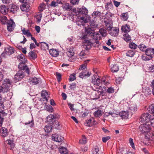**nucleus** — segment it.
Segmentation results:
<instances>
[{
	"label": "nucleus",
	"instance_id": "1",
	"mask_svg": "<svg viewBox=\"0 0 154 154\" xmlns=\"http://www.w3.org/2000/svg\"><path fill=\"white\" fill-rule=\"evenodd\" d=\"M76 16H85L88 13V11L84 7L80 8H77L75 10Z\"/></svg>",
	"mask_w": 154,
	"mask_h": 154
},
{
	"label": "nucleus",
	"instance_id": "2",
	"mask_svg": "<svg viewBox=\"0 0 154 154\" xmlns=\"http://www.w3.org/2000/svg\"><path fill=\"white\" fill-rule=\"evenodd\" d=\"M152 117H153V116H152L149 113H144L140 116V120L142 122L149 124V122Z\"/></svg>",
	"mask_w": 154,
	"mask_h": 154
},
{
	"label": "nucleus",
	"instance_id": "3",
	"mask_svg": "<svg viewBox=\"0 0 154 154\" xmlns=\"http://www.w3.org/2000/svg\"><path fill=\"white\" fill-rule=\"evenodd\" d=\"M104 22L106 26H108L109 27V30H110L109 34L114 37L117 36L119 32V29L118 28L116 27L111 28L109 25V23L107 21H104Z\"/></svg>",
	"mask_w": 154,
	"mask_h": 154
},
{
	"label": "nucleus",
	"instance_id": "4",
	"mask_svg": "<svg viewBox=\"0 0 154 154\" xmlns=\"http://www.w3.org/2000/svg\"><path fill=\"white\" fill-rule=\"evenodd\" d=\"M91 83L94 85V88L96 89H98L99 87L100 86L101 81L100 79L98 77L96 74L94 75V76L92 78Z\"/></svg>",
	"mask_w": 154,
	"mask_h": 154
},
{
	"label": "nucleus",
	"instance_id": "5",
	"mask_svg": "<svg viewBox=\"0 0 154 154\" xmlns=\"http://www.w3.org/2000/svg\"><path fill=\"white\" fill-rule=\"evenodd\" d=\"M139 129L140 131L145 135L150 130L151 128L149 124L144 123L140 126Z\"/></svg>",
	"mask_w": 154,
	"mask_h": 154
},
{
	"label": "nucleus",
	"instance_id": "6",
	"mask_svg": "<svg viewBox=\"0 0 154 154\" xmlns=\"http://www.w3.org/2000/svg\"><path fill=\"white\" fill-rule=\"evenodd\" d=\"M24 76V72L20 70L15 75L14 77V80L15 82L21 80Z\"/></svg>",
	"mask_w": 154,
	"mask_h": 154
},
{
	"label": "nucleus",
	"instance_id": "7",
	"mask_svg": "<svg viewBox=\"0 0 154 154\" xmlns=\"http://www.w3.org/2000/svg\"><path fill=\"white\" fill-rule=\"evenodd\" d=\"M149 111L153 114V117H152L149 122V125L151 124V126L154 127V105H151L149 106Z\"/></svg>",
	"mask_w": 154,
	"mask_h": 154
},
{
	"label": "nucleus",
	"instance_id": "8",
	"mask_svg": "<svg viewBox=\"0 0 154 154\" xmlns=\"http://www.w3.org/2000/svg\"><path fill=\"white\" fill-rule=\"evenodd\" d=\"M15 26V23L11 19L9 20L7 23V29L9 31L11 32L13 30Z\"/></svg>",
	"mask_w": 154,
	"mask_h": 154
},
{
	"label": "nucleus",
	"instance_id": "9",
	"mask_svg": "<svg viewBox=\"0 0 154 154\" xmlns=\"http://www.w3.org/2000/svg\"><path fill=\"white\" fill-rule=\"evenodd\" d=\"M83 42L84 45L83 46L84 48L86 50L89 49L92 45L95 42H91V40L85 39L84 40Z\"/></svg>",
	"mask_w": 154,
	"mask_h": 154
},
{
	"label": "nucleus",
	"instance_id": "10",
	"mask_svg": "<svg viewBox=\"0 0 154 154\" xmlns=\"http://www.w3.org/2000/svg\"><path fill=\"white\" fill-rule=\"evenodd\" d=\"M145 137L149 140L152 141L154 144V131H151L150 130L145 135Z\"/></svg>",
	"mask_w": 154,
	"mask_h": 154
},
{
	"label": "nucleus",
	"instance_id": "11",
	"mask_svg": "<svg viewBox=\"0 0 154 154\" xmlns=\"http://www.w3.org/2000/svg\"><path fill=\"white\" fill-rule=\"evenodd\" d=\"M12 82L9 79H5L4 80L3 86L5 88H7L8 91L9 90V87L11 86Z\"/></svg>",
	"mask_w": 154,
	"mask_h": 154
},
{
	"label": "nucleus",
	"instance_id": "12",
	"mask_svg": "<svg viewBox=\"0 0 154 154\" xmlns=\"http://www.w3.org/2000/svg\"><path fill=\"white\" fill-rule=\"evenodd\" d=\"M97 89L99 90L98 92L99 93V96L100 95L102 96L104 95H106V96L107 95V93L106 91V89L105 87L100 86L99 87L98 89Z\"/></svg>",
	"mask_w": 154,
	"mask_h": 154
},
{
	"label": "nucleus",
	"instance_id": "13",
	"mask_svg": "<svg viewBox=\"0 0 154 154\" xmlns=\"http://www.w3.org/2000/svg\"><path fill=\"white\" fill-rule=\"evenodd\" d=\"M24 63H20L18 65V68L23 70H25L26 72L27 73L28 75L29 74V69L27 66L23 64Z\"/></svg>",
	"mask_w": 154,
	"mask_h": 154
},
{
	"label": "nucleus",
	"instance_id": "14",
	"mask_svg": "<svg viewBox=\"0 0 154 154\" xmlns=\"http://www.w3.org/2000/svg\"><path fill=\"white\" fill-rule=\"evenodd\" d=\"M30 6L26 3H23L20 6V8L23 11L27 12L29 10Z\"/></svg>",
	"mask_w": 154,
	"mask_h": 154
},
{
	"label": "nucleus",
	"instance_id": "15",
	"mask_svg": "<svg viewBox=\"0 0 154 154\" xmlns=\"http://www.w3.org/2000/svg\"><path fill=\"white\" fill-rule=\"evenodd\" d=\"M52 138V140L54 141L58 142H61L64 139L63 137L62 136H60L59 139H58V135L57 134H53Z\"/></svg>",
	"mask_w": 154,
	"mask_h": 154
},
{
	"label": "nucleus",
	"instance_id": "16",
	"mask_svg": "<svg viewBox=\"0 0 154 154\" xmlns=\"http://www.w3.org/2000/svg\"><path fill=\"white\" fill-rule=\"evenodd\" d=\"M14 49L13 48L9 46L5 48V51L7 55H10L14 52Z\"/></svg>",
	"mask_w": 154,
	"mask_h": 154
},
{
	"label": "nucleus",
	"instance_id": "17",
	"mask_svg": "<svg viewBox=\"0 0 154 154\" xmlns=\"http://www.w3.org/2000/svg\"><path fill=\"white\" fill-rule=\"evenodd\" d=\"M76 16L77 17L76 20L77 24L79 26L84 25V17L80 16Z\"/></svg>",
	"mask_w": 154,
	"mask_h": 154
},
{
	"label": "nucleus",
	"instance_id": "18",
	"mask_svg": "<svg viewBox=\"0 0 154 154\" xmlns=\"http://www.w3.org/2000/svg\"><path fill=\"white\" fill-rule=\"evenodd\" d=\"M88 53V50L85 49V50L82 51L79 54V58L82 60L84 59L85 58L87 57Z\"/></svg>",
	"mask_w": 154,
	"mask_h": 154
},
{
	"label": "nucleus",
	"instance_id": "19",
	"mask_svg": "<svg viewBox=\"0 0 154 154\" xmlns=\"http://www.w3.org/2000/svg\"><path fill=\"white\" fill-rule=\"evenodd\" d=\"M66 54L67 56L69 57H71L73 56L75 54L74 48L71 47L68 49Z\"/></svg>",
	"mask_w": 154,
	"mask_h": 154
},
{
	"label": "nucleus",
	"instance_id": "20",
	"mask_svg": "<svg viewBox=\"0 0 154 154\" xmlns=\"http://www.w3.org/2000/svg\"><path fill=\"white\" fill-rule=\"evenodd\" d=\"M93 39L95 40V43L97 44L98 43V40L100 39V36L99 34L97 32H95L93 33Z\"/></svg>",
	"mask_w": 154,
	"mask_h": 154
},
{
	"label": "nucleus",
	"instance_id": "21",
	"mask_svg": "<svg viewBox=\"0 0 154 154\" xmlns=\"http://www.w3.org/2000/svg\"><path fill=\"white\" fill-rule=\"evenodd\" d=\"M19 10V7L17 5L13 4L11 6L10 11L11 13L14 14L16 13Z\"/></svg>",
	"mask_w": 154,
	"mask_h": 154
},
{
	"label": "nucleus",
	"instance_id": "22",
	"mask_svg": "<svg viewBox=\"0 0 154 154\" xmlns=\"http://www.w3.org/2000/svg\"><path fill=\"white\" fill-rule=\"evenodd\" d=\"M145 53L146 54L149 56H151L154 55V48H149L146 49Z\"/></svg>",
	"mask_w": 154,
	"mask_h": 154
},
{
	"label": "nucleus",
	"instance_id": "23",
	"mask_svg": "<svg viewBox=\"0 0 154 154\" xmlns=\"http://www.w3.org/2000/svg\"><path fill=\"white\" fill-rule=\"evenodd\" d=\"M90 75V73L89 72L84 71L82 72L79 74V76L82 79L86 78L87 77H89Z\"/></svg>",
	"mask_w": 154,
	"mask_h": 154
},
{
	"label": "nucleus",
	"instance_id": "24",
	"mask_svg": "<svg viewBox=\"0 0 154 154\" xmlns=\"http://www.w3.org/2000/svg\"><path fill=\"white\" fill-rule=\"evenodd\" d=\"M121 30L122 32H129L131 30L130 26L127 24L124 25L122 26Z\"/></svg>",
	"mask_w": 154,
	"mask_h": 154
},
{
	"label": "nucleus",
	"instance_id": "25",
	"mask_svg": "<svg viewBox=\"0 0 154 154\" xmlns=\"http://www.w3.org/2000/svg\"><path fill=\"white\" fill-rule=\"evenodd\" d=\"M41 82V81L40 79L36 77L32 78L30 81V83L32 85L37 84Z\"/></svg>",
	"mask_w": 154,
	"mask_h": 154
},
{
	"label": "nucleus",
	"instance_id": "26",
	"mask_svg": "<svg viewBox=\"0 0 154 154\" xmlns=\"http://www.w3.org/2000/svg\"><path fill=\"white\" fill-rule=\"evenodd\" d=\"M50 54L53 57H56L59 55L58 51L54 49H51L49 50Z\"/></svg>",
	"mask_w": 154,
	"mask_h": 154
},
{
	"label": "nucleus",
	"instance_id": "27",
	"mask_svg": "<svg viewBox=\"0 0 154 154\" xmlns=\"http://www.w3.org/2000/svg\"><path fill=\"white\" fill-rule=\"evenodd\" d=\"M1 135L3 137L7 136L8 134L7 129L5 127H2L0 131Z\"/></svg>",
	"mask_w": 154,
	"mask_h": 154
},
{
	"label": "nucleus",
	"instance_id": "28",
	"mask_svg": "<svg viewBox=\"0 0 154 154\" xmlns=\"http://www.w3.org/2000/svg\"><path fill=\"white\" fill-rule=\"evenodd\" d=\"M56 118V117L53 115L50 114L47 118V121L51 124H53V120Z\"/></svg>",
	"mask_w": 154,
	"mask_h": 154
},
{
	"label": "nucleus",
	"instance_id": "29",
	"mask_svg": "<svg viewBox=\"0 0 154 154\" xmlns=\"http://www.w3.org/2000/svg\"><path fill=\"white\" fill-rule=\"evenodd\" d=\"M94 91L92 93V95L93 96V99H97L100 97L99 90L96 88L94 89Z\"/></svg>",
	"mask_w": 154,
	"mask_h": 154
},
{
	"label": "nucleus",
	"instance_id": "30",
	"mask_svg": "<svg viewBox=\"0 0 154 154\" xmlns=\"http://www.w3.org/2000/svg\"><path fill=\"white\" fill-rule=\"evenodd\" d=\"M94 121V119L92 118L86 120L85 123V125L86 126H92L94 123L93 122Z\"/></svg>",
	"mask_w": 154,
	"mask_h": 154
},
{
	"label": "nucleus",
	"instance_id": "31",
	"mask_svg": "<svg viewBox=\"0 0 154 154\" xmlns=\"http://www.w3.org/2000/svg\"><path fill=\"white\" fill-rule=\"evenodd\" d=\"M119 115L122 119H127L128 118V112L125 111L119 112Z\"/></svg>",
	"mask_w": 154,
	"mask_h": 154
},
{
	"label": "nucleus",
	"instance_id": "32",
	"mask_svg": "<svg viewBox=\"0 0 154 154\" xmlns=\"http://www.w3.org/2000/svg\"><path fill=\"white\" fill-rule=\"evenodd\" d=\"M42 97L45 99L46 101H48L47 98L48 97L49 95L48 93L45 90L43 91L41 93Z\"/></svg>",
	"mask_w": 154,
	"mask_h": 154
},
{
	"label": "nucleus",
	"instance_id": "33",
	"mask_svg": "<svg viewBox=\"0 0 154 154\" xmlns=\"http://www.w3.org/2000/svg\"><path fill=\"white\" fill-rule=\"evenodd\" d=\"M103 113L102 111L98 109L94 112V115L96 117H100L102 115Z\"/></svg>",
	"mask_w": 154,
	"mask_h": 154
},
{
	"label": "nucleus",
	"instance_id": "34",
	"mask_svg": "<svg viewBox=\"0 0 154 154\" xmlns=\"http://www.w3.org/2000/svg\"><path fill=\"white\" fill-rule=\"evenodd\" d=\"M41 44V48L42 49L45 51L48 50L49 47L47 44L44 42H42Z\"/></svg>",
	"mask_w": 154,
	"mask_h": 154
},
{
	"label": "nucleus",
	"instance_id": "35",
	"mask_svg": "<svg viewBox=\"0 0 154 154\" xmlns=\"http://www.w3.org/2000/svg\"><path fill=\"white\" fill-rule=\"evenodd\" d=\"M8 11V8L6 6L3 5L2 6L0 11L2 14H6L7 13Z\"/></svg>",
	"mask_w": 154,
	"mask_h": 154
},
{
	"label": "nucleus",
	"instance_id": "36",
	"mask_svg": "<svg viewBox=\"0 0 154 154\" xmlns=\"http://www.w3.org/2000/svg\"><path fill=\"white\" fill-rule=\"evenodd\" d=\"M111 70L112 72H116L119 70V67L117 64H114L111 67Z\"/></svg>",
	"mask_w": 154,
	"mask_h": 154
},
{
	"label": "nucleus",
	"instance_id": "37",
	"mask_svg": "<svg viewBox=\"0 0 154 154\" xmlns=\"http://www.w3.org/2000/svg\"><path fill=\"white\" fill-rule=\"evenodd\" d=\"M59 152L61 154H68L67 149L63 147H61L60 148Z\"/></svg>",
	"mask_w": 154,
	"mask_h": 154
},
{
	"label": "nucleus",
	"instance_id": "38",
	"mask_svg": "<svg viewBox=\"0 0 154 154\" xmlns=\"http://www.w3.org/2000/svg\"><path fill=\"white\" fill-rule=\"evenodd\" d=\"M64 10L70 11L71 9V6L68 3H66L62 6Z\"/></svg>",
	"mask_w": 154,
	"mask_h": 154
},
{
	"label": "nucleus",
	"instance_id": "39",
	"mask_svg": "<svg viewBox=\"0 0 154 154\" xmlns=\"http://www.w3.org/2000/svg\"><path fill=\"white\" fill-rule=\"evenodd\" d=\"M22 31L23 34L26 35L28 37H29L32 35L28 29L26 30L24 28L22 30Z\"/></svg>",
	"mask_w": 154,
	"mask_h": 154
},
{
	"label": "nucleus",
	"instance_id": "40",
	"mask_svg": "<svg viewBox=\"0 0 154 154\" xmlns=\"http://www.w3.org/2000/svg\"><path fill=\"white\" fill-rule=\"evenodd\" d=\"M123 38L127 42L131 41V40L130 36L127 33L124 35Z\"/></svg>",
	"mask_w": 154,
	"mask_h": 154
},
{
	"label": "nucleus",
	"instance_id": "41",
	"mask_svg": "<svg viewBox=\"0 0 154 154\" xmlns=\"http://www.w3.org/2000/svg\"><path fill=\"white\" fill-rule=\"evenodd\" d=\"M135 54V52L131 50H129L126 53V55L127 56L132 57Z\"/></svg>",
	"mask_w": 154,
	"mask_h": 154
},
{
	"label": "nucleus",
	"instance_id": "42",
	"mask_svg": "<svg viewBox=\"0 0 154 154\" xmlns=\"http://www.w3.org/2000/svg\"><path fill=\"white\" fill-rule=\"evenodd\" d=\"M7 18L4 16H0V21L2 24H5L7 22Z\"/></svg>",
	"mask_w": 154,
	"mask_h": 154
},
{
	"label": "nucleus",
	"instance_id": "43",
	"mask_svg": "<svg viewBox=\"0 0 154 154\" xmlns=\"http://www.w3.org/2000/svg\"><path fill=\"white\" fill-rule=\"evenodd\" d=\"M44 129L46 132L49 133L52 130V125H46L45 126Z\"/></svg>",
	"mask_w": 154,
	"mask_h": 154
},
{
	"label": "nucleus",
	"instance_id": "44",
	"mask_svg": "<svg viewBox=\"0 0 154 154\" xmlns=\"http://www.w3.org/2000/svg\"><path fill=\"white\" fill-rule=\"evenodd\" d=\"M76 74L75 73H73L71 74L69 76V80L70 82L73 81L76 79V77L75 76Z\"/></svg>",
	"mask_w": 154,
	"mask_h": 154
},
{
	"label": "nucleus",
	"instance_id": "45",
	"mask_svg": "<svg viewBox=\"0 0 154 154\" xmlns=\"http://www.w3.org/2000/svg\"><path fill=\"white\" fill-rule=\"evenodd\" d=\"M86 142V138L84 135H83L82 136V139L79 140V143L81 144H85Z\"/></svg>",
	"mask_w": 154,
	"mask_h": 154
},
{
	"label": "nucleus",
	"instance_id": "46",
	"mask_svg": "<svg viewBox=\"0 0 154 154\" xmlns=\"http://www.w3.org/2000/svg\"><path fill=\"white\" fill-rule=\"evenodd\" d=\"M29 57L31 58L32 59H35L36 58V54L33 51H31L29 52Z\"/></svg>",
	"mask_w": 154,
	"mask_h": 154
},
{
	"label": "nucleus",
	"instance_id": "47",
	"mask_svg": "<svg viewBox=\"0 0 154 154\" xmlns=\"http://www.w3.org/2000/svg\"><path fill=\"white\" fill-rule=\"evenodd\" d=\"M99 32L103 36H106L107 35L106 30L103 28L100 29Z\"/></svg>",
	"mask_w": 154,
	"mask_h": 154
},
{
	"label": "nucleus",
	"instance_id": "48",
	"mask_svg": "<svg viewBox=\"0 0 154 154\" xmlns=\"http://www.w3.org/2000/svg\"><path fill=\"white\" fill-rule=\"evenodd\" d=\"M25 125H29V126L30 127H33L34 125L33 119H32L31 121L25 122Z\"/></svg>",
	"mask_w": 154,
	"mask_h": 154
},
{
	"label": "nucleus",
	"instance_id": "49",
	"mask_svg": "<svg viewBox=\"0 0 154 154\" xmlns=\"http://www.w3.org/2000/svg\"><path fill=\"white\" fill-rule=\"evenodd\" d=\"M129 47L131 49H135L137 48V46L134 43L131 42L129 44Z\"/></svg>",
	"mask_w": 154,
	"mask_h": 154
},
{
	"label": "nucleus",
	"instance_id": "50",
	"mask_svg": "<svg viewBox=\"0 0 154 154\" xmlns=\"http://www.w3.org/2000/svg\"><path fill=\"white\" fill-rule=\"evenodd\" d=\"M139 48H140V50L143 51H145V52L146 50V46L144 45L143 44H141L139 46Z\"/></svg>",
	"mask_w": 154,
	"mask_h": 154
},
{
	"label": "nucleus",
	"instance_id": "51",
	"mask_svg": "<svg viewBox=\"0 0 154 154\" xmlns=\"http://www.w3.org/2000/svg\"><path fill=\"white\" fill-rule=\"evenodd\" d=\"M99 152L98 147L96 146L94 148L92 154H97Z\"/></svg>",
	"mask_w": 154,
	"mask_h": 154
},
{
	"label": "nucleus",
	"instance_id": "52",
	"mask_svg": "<svg viewBox=\"0 0 154 154\" xmlns=\"http://www.w3.org/2000/svg\"><path fill=\"white\" fill-rule=\"evenodd\" d=\"M106 91L107 94H111L114 92V89L113 88L110 87L106 89Z\"/></svg>",
	"mask_w": 154,
	"mask_h": 154
},
{
	"label": "nucleus",
	"instance_id": "53",
	"mask_svg": "<svg viewBox=\"0 0 154 154\" xmlns=\"http://www.w3.org/2000/svg\"><path fill=\"white\" fill-rule=\"evenodd\" d=\"M17 58L19 60L21 61L22 63H25V58L24 57V55L23 54H20L17 57Z\"/></svg>",
	"mask_w": 154,
	"mask_h": 154
},
{
	"label": "nucleus",
	"instance_id": "54",
	"mask_svg": "<svg viewBox=\"0 0 154 154\" xmlns=\"http://www.w3.org/2000/svg\"><path fill=\"white\" fill-rule=\"evenodd\" d=\"M130 109L131 111V112H135L137 110V107L136 105L132 104L130 107Z\"/></svg>",
	"mask_w": 154,
	"mask_h": 154
},
{
	"label": "nucleus",
	"instance_id": "55",
	"mask_svg": "<svg viewBox=\"0 0 154 154\" xmlns=\"http://www.w3.org/2000/svg\"><path fill=\"white\" fill-rule=\"evenodd\" d=\"M121 17H122V19L124 21L127 20L128 17V14L127 13H125L122 14Z\"/></svg>",
	"mask_w": 154,
	"mask_h": 154
},
{
	"label": "nucleus",
	"instance_id": "56",
	"mask_svg": "<svg viewBox=\"0 0 154 154\" xmlns=\"http://www.w3.org/2000/svg\"><path fill=\"white\" fill-rule=\"evenodd\" d=\"M100 12L98 11H96L94 12L92 14V16L93 17L95 18L96 16H100Z\"/></svg>",
	"mask_w": 154,
	"mask_h": 154
},
{
	"label": "nucleus",
	"instance_id": "57",
	"mask_svg": "<svg viewBox=\"0 0 154 154\" xmlns=\"http://www.w3.org/2000/svg\"><path fill=\"white\" fill-rule=\"evenodd\" d=\"M8 91V89H7V88H5L3 85L2 86H0V93L3 92L4 93L5 92H7Z\"/></svg>",
	"mask_w": 154,
	"mask_h": 154
},
{
	"label": "nucleus",
	"instance_id": "58",
	"mask_svg": "<svg viewBox=\"0 0 154 154\" xmlns=\"http://www.w3.org/2000/svg\"><path fill=\"white\" fill-rule=\"evenodd\" d=\"M85 32L87 34H91L92 32V30L90 28H86L85 29Z\"/></svg>",
	"mask_w": 154,
	"mask_h": 154
},
{
	"label": "nucleus",
	"instance_id": "59",
	"mask_svg": "<svg viewBox=\"0 0 154 154\" xmlns=\"http://www.w3.org/2000/svg\"><path fill=\"white\" fill-rule=\"evenodd\" d=\"M57 75V78L58 82H60L61 78V74L58 72L56 73Z\"/></svg>",
	"mask_w": 154,
	"mask_h": 154
},
{
	"label": "nucleus",
	"instance_id": "60",
	"mask_svg": "<svg viewBox=\"0 0 154 154\" xmlns=\"http://www.w3.org/2000/svg\"><path fill=\"white\" fill-rule=\"evenodd\" d=\"M50 5L51 6L55 7L57 6L58 5V4H57L56 1H53L51 2L50 4Z\"/></svg>",
	"mask_w": 154,
	"mask_h": 154
},
{
	"label": "nucleus",
	"instance_id": "61",
	"mask_svg": "<svg viewBox=\"0 0 154 154\" xmlns=\"http://www.w3.org/2000/svg\"><path fill=\"white\" fill-rule=\"evenodd\" d=\"M110 137L109 136L103 137L102 138V141L104 143H106L108 140L110 139Z\"/></svg>",
	"mask_w": 154,
	"mask_h": 154
},
{
	"label": "nucleus",
	"instance_id": "62",
	"mask_svg": "<svg viewBox=\"0 0 154 154\" xmlns=\"http://www.w3.org/2000/svg\"><path fill=\"white\" fill-rule=\"evenodd\" d=\"M84 16V23L88 22L90 20V17L89 16H87L85 18Z\"/></svg>",
	"mask_w": 154,
	"mask_h": 154
},
{
	"label": "nucleus",
	"instance_id": "63",
	"mask_svg": "<svg viewBox=\"0 0 154 154\" xmlns=\"http://www.w3.org/2000/svg\"><path fill=\"white\" fill-rule=\"evenodd\" d=\"M76 84L75 83H72L69 86V88L71 90H74L76 88Z\"/></svg>",
	"mask_w": 154,
	"mask_h": 154
},
{
	"label": "nucleus",
	"instance_id": "64",
	"mask_svg": "<svg viewBox=\"0 0 154 154\" xmlns=\"http://www.w3.org/2000/svg\"><path fill=\"white\" fill-rule=\"evenodd\" d=\"M79 0H71V3L73 5L78 4Z\"/></svg>",
	"mask_w": 154,
	"mask_h": 154
}]
</instances>
